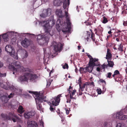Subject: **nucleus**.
Listing matches in <instances>:
<instances>
[{"label":"nucleus","mask_w":127,"mask_h":127,"mask_svg":"<svg viewBox=\"0 0 127 127\" xmlns=\"http://www.w3.org/2000/svg\"><path fill=\"white\" fill-rule=\"evenodd\" d=\"M110 50L108 49H107V54L106 55V58L107 60H110L112 57V55L111 53L110 52Z\"/></svg>","instance_id":"25"},{"label":"nucleus","mask_w":127,"mask_h":127,"mask_svg":"<svg viewBox=\"0 0 127 127\" xmlns=\"http://www.w3.org/2000/svg\"><path fill=\"white\" fill-rule=\"evenodd\" d=\"M65 96L67 98V100L66 101V102L67 103H68L69 102L70 103V100L69 99V98H68V95H65Z\"/></svg>","instance_id":"42"},{"label":"nucleus","mask_w":127,"mask_h":127,"mask_svg":"<svg viewBox=\"0 0 127 127\" xmlns=\"http://www.w3.org/2000/svg\"><path fill=\"white\" fill-rule=\"evenodd\" d=\"M23 54H22V56L23 58H26L28 56V53L25 50H24L23 51Z\"/></svg>","instance_id":"34"},{"label":"nucleus","mask_w":127,"mask_h":127,"mask_svg":"<svg viewBox=\"0 0 127 127\" xmlns=\"http://www.w3.org/2000/svg\"><path fill=\"white\" fill-rule=\"evenodd\" d=\"M53 34V32H47L46 34L44 35H39L37 36V41L40 45H47L49 39V35L52 36Z\"/></svg>","instance_id":"3"},{"label":"nucleus","mask_w":127,"mask_h":127,"mask_svg":"<svg viewBox=\"0 0 127 127\" xmlns=\"http://www.w3.org/2000/svg\"><path fill=\"white\" fill-rule=\"evenodd\" d=\"M87 56L90 59V62L89 63H90L91 64H93V63L99 62H98V59H94L89 54H87Z\"/></svg>","instance_id":"20"},{"label":"nucleus","mask_w":127,"mask_h":127,"mask_svg":"<svg viewBox=\"0 0 127 127\" xmlns=\"http://www.w3.org/2000/svg\"><path fill=\"white\" fill-rule=\"evenodd\" d=\"M78 84H79L80 86V84L81 85V77H80L79 78L78 80Z\"/></svg>","instance_id":"41"},{"label":"nucleus","mask_w":127,"mask_h":127,"mask_svg":"<svg viewBox=\"0 0 127 127\" xmlns=\"http://www.w3.org/2000/svg\"><path fill=\"white\" fill-rule=\"evenodd\" d=\"M8 67L9 69L13 71V74L15 72L27 71L23 75L19 77L18 79V81L22 84L25 82H28L29 80L32 81L37 77L35 74L31 72V70L28 68H24L21 66L20 63L18 62L14 61L11 64V65L9 64Z\"/></svg>","instance_id":"1"},{"label":"nucleus","mask_w":127,"mask_h":127,"mask_svg":"<svg viewBox=\"0 0 127 127\" xmlns=\"http://www.w3.org/2000/svg\"><path fill=\"white\" fill-rule=\"evenodd\" d=\"M39 124L40 126H42V127H43V122L42 120L40 121L39 122Z\"/></svg>","instance_id":"46"},{"label":"nucleus","mask_w":127,"mask_h":127,"mask_svg":"<svg viewBox=\"0 0 127 127\" xmlns=\"http://www.w3.org/2000/svg\"><path fill=\"white\" fill-rule=\"evenodd\" d=\"M103 20L102 21L103 23L105 24L108 22L107 19L105 17H103Z\"/></svg>","instance_id":"37"},{"label":"nucleus","mask_w":127,"mask_h":127,"mask_svg":"<svg viewBox=\"0 0 127 127\" xmlns=\"http://www.w3.org/2000/svg\"><path fill=\"white\" fill-rule=\"evenodd\" d=\"M71 89L72 87L70 86L68 89V91H69V92L70 93V99H76V97L75 96V94L76 91V90H74L71 93H70L71 91L70 90Z\"/></svg>","instance_id":"17"},{"label":"nucleus","mask_w":127,"mask_h":127,"mask_svg":"<svg viewBox=\"0 0 127 127\" xmlns=\"http://www.w3.org/2000/svg\"><path fill=\"white\" fill-rule=\"evenodd\" d=\"M96 91L99 95H100L102 93V91H101V89L99 88L97 89Z\"/></svg>","instance_id":"38"},{"label":"nucleus","mask_w":127,"mask_h":127,"mask_svg":"<svg viewBox=\"0 0 127 127\" xmlns=\"http://www.w3.org/2000/svg\"><path fill=\"white\" fill-rule=\"evenodd\" d=\"M68 67L67 64L66 63L63 66V67L64 69L65 68L68 69Z\"/></svg>","instance_id":"40"},{"label":"nucleus","mask_w":127,"mask_h":127,"mask_svg":"<svg viewBox=\"0 0 127 127\" xmlns=\"http://www.w3.org/2000/svg\"><path fill=\"white\" fill-rule=\"evenodd\" d=\"M21 43L23 46L26 48L30 45V41L29 40L26 38L22 41Z\"/></svg>","instance_id":"16"},{"label":"nucleus","mask_w":127,"mask_h":127,"mask_svg":"<svg viewBox=\"0 0 127 127\" xmlns=\"http://www.w3.org/2000/svg\"><path fill=\"white\" fill-rule=\"evenodd\" d=\"M103 90L102 91V94H104V93L106 91V89L105 88V87L104 86H103Z\"/></svg>","instance_id":"49"},{"label":"nucleus","mask_w":127,"mask_h":127,"mask_svg":"<svg viewBox=\"0 0 127 127\" xmlns=\"http://www.w3.org/2000/svg\"><path fill=\"white\" fill-rule=\"evenodd\" d=\"M85 23L87 26L91 25L92 24V23L91 22H86Z\"/></svg>","instance_id":"44"},{"label":"nucleus","mask_w":127,"mask_h":127,"mask_svg":"<svg viewBox=\"0 0 127 127\" xmlns=\"http://www.w3.org/2000/svg\"><path fill=\"white\" fill-rule=\"evenodd\" d=\"M64 32V34H67V33L68 32Z\"/></svg>","instance_id":"60"},{"label":"nucleus","mask_w":127,"mask_h":127,"mask_svg":"<svg viewBox=\"0 0 127 127\" xmlns=\"http://www.w3.org/2000/svg\"><path fill=\"white\" fill-rule=\"evenodd\" d=\"M111 74L112 73L111 72L108 73L107 74V77L108 78H110V77Z\"/></svg>","instance_id":"47"},{"label":"nucleus","mask_w":127,"mask_h":127,"mask_svg":"<svg viewBox=\"0 0 127 127\" xmlns=\"http://www.w3.org/2000/svg\"><path fill=\"white\" fill-rule=\"evenodd\" d=\"M65 110L66 111V113L67 115H68L69 114V111L68 109L65 108Z\"/></svg>","instance_id":"50"},{"label":"nucleus","mask_w":127,"mask_h":127,"mask_svg":"<svg viewBox=\"0 0 127 127\" xmlns=\"http://www.w3.org/2000/svg\"><path fill=\"white\" fill-rule=\"evenodd\" d=\"M2 52V50H1V48L0 47V53H1V52Z\"/></svg>","instance_id":"61"},{"label":"nucleus","mask_w":127,"mask_h":127,"mask_svg":"<svg viewBox=\"0 0 127 127\" xmlns=\"http://www.w3.org/2000/svg\"><path fill=\"white\" fill-rule=\"evenodd\" d=\"M14 49L12 46L9 45H7L5 48V51L9 53H11V52Z\"/></svg>","instance_id":"21"},{"label":"nucleus","mask_w":127,"mask_h":127,"mask_svg":"<svg viewBox=\"0 0 127 127\" xmlns=\"http://www.w3.org/2000/svg\"><path fill=\"white\" fill-rule=\"evenodd\" d=\"M75 71L76 73L77 72V68H76L75 70Z\"/></svg>","instance_id":"58"},{"label":"nucleus","mask_w":127,"mask_h":127,"mask_svg":"<svg viewBox=\"0 0 127 127\" xmlns=\"http://www.w3.org/2000/svg\"><path fill=\"white\" fill-rule=\"evenodd\" d=\"M10 55L14 59L17 60L18 59L17 53L15 52L14 50V49L12 51L11 53H9Z\"/></svg>","instance_id":"23"},{"label":"nucleus","mask_w":127,"mask_h":127,"mask_svg":"<svg viewBox=\"0 0 127 127\" xmlns=\"http://www.w3.org/2000/svg\"><path fill=\"white\" fill-rule=\"evenodd\" d=\"M65 17L66 19V21L67 24V26L64 29V30H62V32H70L71 31H72L71 30V23L70 22L69 17L68 15V13L66 11L65 12Z\"/></svg>","instance_id":"6"},{"label":"nucleus","mask_w":127,"mask_h":127,"mask_svg":"<svg viewBox=\"0 0 127 127\" xmlns=\"http://www.w3.org/2000/svg\"><path fill=\"white\" fill-rule=\"evenodd\" d=\"M29 92L32 94V96L34 98L37 109L42 111L43 109L42 107L41 103L43 101H45V97L44 96L43 92L41 91L38 92L29 91Z\"/></svg>","instance_id":"2"},{"label":"nucleus","mask_w":127,"mask_h":127,"mask_svg":"<svg viewBox=\"0 0 127 127\" xmlns=\"http://www.w3.org/2000/svg\"><path fill=\"white\" fill-rule=\"evenodd\" d=\"M24 110L23 107L21 106H20L18 109V112L20 114H22L24 112Z\"/></svg>","instance_id":"32"},{"label":"nucleus","mask_w":127,"mask_h":127,"mask_svg":"<svg viewBox=\"0 0 127 127\" xmlns=\"http://www.w3.org/2000/svg\"><path fill=\"white\" fill-rule=\"evenodd\" d=\"M82 91H81L80 92L79 91V95H82Z\"/></svg>","instance_id":"56"},{"label":"nucleus","mask_w":127,"mask_h":127,"mask_svg":"<svg viewBox=\"0 0 127 127\" xmlns=\"http://www.w3.org/2000/svg\"><path fill=\"white\" fill-rule=\"evenodd\" d=\"M56 13L58 14L59 18H62L63 17V16L62 15V12L61 10H58V11H56Z\"/></svg>","instance_id":"29"},{"label":"nucleus","mask_w":127,"mask_h":127,"mask_svg":"<svg viewBox=\"0 0 127 127\" xmlns=\"http://www.w3.org/2000/svg\"><path fill=\"white\" fill-rule=\"evenodd\" d=\"M99 81L101 82H102V83L104 82L105 83V81L104 80H103L102 79H100Z\"/></svg>","instance_id":"54"},{"label":"nucleus","mask_w":127,"mask_h":127,"mask_svg":"<svg viewBox=\"0 0 127 127\" xmlns=\"http://www.w3.org/2000/svg\"><path fill=\"white\" fill-rule=\"evenodd\" d=\"M108 123L107 122H104V126L105 127H107V124Z\"/></svg>","instance_id":"53"},{"label":"nucleus","mask_w":127,"mask_h":127,"mask_svg":"<svg viewBox=\"0 0 127 127\" xmlns=\"http://www.w3.org/2000/svg\"><path fill=\"white\" fill-rule=\"evenodd\" d=\"M2 37L4 41H6L8 40L9 36L8 33H6L3 34Z\"/></svg>","instance_id":"27"},{"label":"nucleus","mask_w":127,"mask_h":127,"mask_svg":"<svg viewBox=\"0 0 127 127\" xmlns=\"http://www.w3.org/2000/svg\"><path fill=\"white\" fill-rule=\"evenodd\" d=\"M107 62L108 63V65L109 66L111 67H113L114 65L113 62L111 61H109L108 60H107Z\"/></svg>","instance_id":"35"},{"label":"nucleus","mask_w":127,"mask_h":127,"mask_svg":"<svg viewBox=\"0 0 127 127\" xmlns=\"http://www.w3.org/2000/svg\"><path fill=\"white\" fill-rule=\"evenodd\" d=\"M1 116L4 120H12L14 122H19L21 121V119L17 115L13 113H9L8 116L6 114L2 113L1 114Z\"/></svg>","instance_id":"4"},{"label":"nucleus","mask_w":127,"mask_h":127,"mask_svg":"<svg viewBox=\"0 0 127 127\" xmlns=\"http://www.w3.org/2000/svg\"><path fill=\"white\" fill-rule=\"evenodd\" d=\"M115 75H116V74H115V73H114V74H113V75H112V76H113V77H114V76H115Z\"/></svg>","instance_id":"63"},{"label":"nucleus","mask_w":127,"mask_h":127,"mask_svg":"<svg viewBox=\"0 0 127 127\" xmlns=\"http://www.w3.org/2000/svg\"><path fill=\"white\" fill-rule=\"evenodd\" d=\"M17 127H21L20 125H19Z\"/></svg>","instance_id":"64"},{"label":"nucleus","mask_w":127,"mask_h":127,"mask_svg":"<svg viewBox=\"0 0 127 127\" xmlns=\"http://www.w3.org/2000/svg\"><path fill=\"white\" fill-rule=\"evenodd\" d=\"M51 9L49 8L44 10L43 13L40 14V15L43 18H45L47 16H49L51 14Z\"/></svg>","instance_id":"10"},{"label":"nucleus","mask_w":127,"mask_h":127,"mask_svg":"<svg viewBox=\"0 0 127 127\" xmlns=\"http://www.w3.org/2000/svg\"><path fill=\"white\" fill-rule=\"evenodd\" d=\"M123 10L122 12V13L124 15L127 14V6L126 5H124L123 8H122Z\"/></svg>","instance_id":"30"},{"label":"nucleus","mask_w":127,"mask_h":127,"mask_svg":"<svg viewBox=\"0 0 127 127\" xmlns=\"http://www.w3.org/2000/svg\"><path fill=\"white\" fill-rule=\"evenodd\" d=\"M116 0H112V2L113 3V4L114 5H116L115 4Z\"/></svg>","instance_id":"52"},{"label":"nucleus","mask_w":127,"mask_h":127,"mask_svg":"<svg viewBox=\"0 0 127 127\" xmlns=\"http://www.w3.org/2000/svg\"><path fill=\"white\" fill-rule=\"evenodd\" d=\"M78 49H80L81 47L80 46H78Z\"/></svg>","instance_id":"59"},{"label":"nucleus","mask_w":127,"mask_h":127,"mask_svg":"<svg viewBox=\"0 0 127 127\" xmlns=\"http://www.w3.org/2000/svg\"><path fill=\"white\" fill-rule=\"evenodd\" d=\"M124 110L122 109L120 111L118 112L116 114V117L117 119L120 120H125L127 119V115L124 114L123 112Z\"/></svg>","instance_id":"9"},{"label":"nucleus","mask_w":127,"mask_h":127,"mask_svg":"<svg viewBox=\"0 0 127 127\" xmlns=\"http://www.w3.org/2000/svg\"><path fill=\"white\" fill-rule=\"evenodd\" d=\"M99 62L97 63H93V64L92 65L90 64V63H89V65L87 67V69H88V71L89 72H92V70L93 69V67L95 66H99Z\"/></svg>","instance_id":"12"},{"label":"nucleus","mask_w":127,"mask_h":127,"mask_svg":"<svg viewBox=\"0 0 127 127\" xmlns=\"http://www.w3.org/2000/svg\"><path fill=\"white\" fill-rule=\"evenodd\" d=\"M87 70L88 69H87V67L84 68L80 67L79 69V71H80V73H82L86 72L88 71Z\"/></svg>","instance_id":"33"},{"label":"nucleus","mask_w":127,"mask_h":127,"mask_svg":"<svg viewBox=\"0 0 127 127\" xmlns=\"http://www.w3.org/2000/svg\"><path fill=\"white\" fill-rule=\"evenodd\" d=\"M94 35L93 32H87L85 38L87 40V41H88L89 40H92L94 41Z\"/></svg>","instance_id":"14"},{"label":"nucleus","mask_w":127,"mask_h":127,"mask_svg":"<svg viewBox=\"0 0 127 127\" xmlns=\"http://www.w3.org/2000/svg\"><path fill=\"white\" fill-rule=\"evenodd\" d=\"M44 23H46L44 25V30L45 31V32H50L52 26L55 24V21L53 19L49 21H47L45 22L44 21Z\"/></svg>","instance_id":"5"},{"label":"nucleus","mask_w":127,"mask_h":127,"mask_svg":"<svg viewBox=\"0 0 127 127\" xmlns=\"http://www.w3.org/2000/svg\"><path fill=\"white\" fill-rule=\"evenodd\" d=\"M6 76V73H4L3 74L0 73V76L1 77H5Z\"/></svg>","instance_id":"45"},{"label":"nucleus","mask_w":127,"mask_h":127,"mask_svg":"<svg viewBox=\"0 0 127 127\" xmlns=\"http://www.w3.org/2000/svg\"><path fill=\"white\" fill-rule=\"evenodd\" d=\"M63 24V22L62 19H58L56 22V28L58 32L61 31L60 25H62Z\"/></svg>","instance_id":"18"},{"label":"nucleus","mask_w":127,"mask_h":127,"mask_svg":"<svg viewBox=\"0 0 127 127\" xmlns=\"http://www.w3.org/2000/svg\"><path fill=\"white\" fill-rule=\"evenodd\" d=\"M69 4V0H67V2L66 0H64L63 2V7L64 9L66 8L67 5Z\"/></svg>","instance_id":"28"},{"label":"nucleus","mask_w":127,"mask_h":127,"mask_svg":"<svg viewBox=\"0 0 127 127\" xmlns=\"http://www.w3.org/2000/svg\"><path fill=\"white\" fill-rule=\"evenodd\" d=\"M63 46V45L60 43L56 44V45H54V50L56 52L58 51L60 52Z\"/></svg>","instance_id":"13"},{"label":"nucleus","mask_w":127,"mask_h":127,"mask_svg":"<svg viewBox=\"0 0 127 127\" xmlns=\"http://www.w3.org/2000/svg\"><path fill=\"white\" fill-rule=\"evenodd\" d=\"M114 73H115V74L116 75L119 74V72L118 70H116L114 71Z\"/></svg>","instance_id":"48"},{"label":"nucleus","mask_w":127,"mask_h":127,"mask_svg":"<svg viewBox=\"0 0 127 127\" xmlns=\"http://www.w3.org/2000/svg\"><path fill=\"white\" fill-rule=\"evenodd\" d=\"M107 65L104 64L102 65L99 66V67H97L96 68V70L98 71H100V70L102 69H105V68L107 67Z\"/></svg>","instance_id":"26"},{"label":"nucleus","mask_w":127,"mask_h":127,"mask_svg":"<svg viewBox=\"0 0 127 127\" xmlns=\"http://www.w3.org/2000/svg\"><path fill=\"white\" fill-rule=\"evenodd\" d=\"M49 105L50 106V111H54V109L52 107V104H50L49 103Z\"/></svg>","instance_id":"43"},{"label":"nucleus","mask_w":127,"mask_h":127,"mask_svg":"<svg viewBox=\"0 0 127 127\" xmlns=\"http://www.w3.org/2000/svg\"><path fill=\"white\" fill-rule=\"evenodd\" d=\"M3 64L2 63L0 62V68L1 67L3 66Z\"/></svg>","instance_id":"55"},{"label":"nucleus","mask_w":127,"mask_h":127,"mask_svg":"<svg viewBox=\"0 0 127 127\" xmlns=\"http://www.w3.org/2000/svg\"><path fill=\"white\" fill-rule=\"evenodd\" d=\"M94 83L93 82H91V85H93V86H94Z\"/></svg>","instance_id":"57"},{"label":"nucleus","mask_w":127,"mask_h":127,"mask_svg":"<svg viewBox=\"0 0 127 127\" xmlns=\"http://www.w3.org/2000/svg\"><path fill=\"white\" fill-rule=\"evenodd\" d=\"M123 46H122L121 44L119 46V48L118 49L120 51H121L122 52L123 51Z\"/></svg>","instance_id":"39"},{"label":"nucleus","mask_w":127,"mask_h":127,"mask_svg":"<svg viewBox=\"0 0 127 127\" xmlns=\"http://www.w3.org/2000/svg\"><path fill=\"white\" fill-rule=\"evenodd\" d=\"M116 127H127V126L124 123H118L117 124Z\"/></svg>","instance_id":"31"},{"label":"nucleus","mask_w":127,"mask_h":127,"mask_svg":"<svg viewBox=\"0 0 127 127\" xmlns=\"http://www.w3.org/2000/svg\"><path fill=\"white\" fill-rule=\"evenodd\" d=\"M44 63H47L49 60V57L51 56H52L53 55L51 54H49L48 53H46L44 49Z\"/></svg>","instance_id":"19"},{"label":"nucleus","mask_w":127,"mask_h":127,"mask_svg":"<svg viewBox=\"0 0 127 127\" xmlns=\"http://www.w3.org/2000/svg\"><path fill=\"white\" fill-rule=\"evenodd\" d=\"M35 114L34 111H26L24 113V116L25 118L28 119L34 116Z\"/></svg>","instance_id":"11"},{"label":"nucleus","mask_w":127,"mask_h":127,"mask_svg":"<svg viewBox=\"0 0 127 127\" xmlns=\"http://www.w3.org/2000/svg\"><path fill=\"white\" fill-rule=\"evenodd\" d=\"M52 80L51 79H48L47 80V87H48L51 84V82L52 81Z\"/></svg>","instance_id":"36"},{"label":"nucleus","mask_w":127,"mask_h":127,"mask_svg":"<svg viewBox=\"0 0 127 127\" xmlns=\"http://www.w3.org/2000/svg\"><path fill=\"white\" fill-rule=\"evenodd\" d=\"M64 0H54V5L56 6H59L62 3Z\"/></svg>","instance_id":"24"},{"label":"nucleus","mask_w":127,"mask_h":127,"mask_svg":"<svg viewBox=\"0 0 127 127\" xmlns=\"http://www.w3.org/2000/svg\"><path fill=\"white\" fill-rule=\"evenodd\" d=\"M75 105H76V104L75 103H74L73 106H74V107L75 106Z\"/></svg>","instance_id":"62"},{"label":"nucleus","mask_w":127,"mask_h":127,"mask_svg":"<svg viewBox=\"0 0 127 127\" xmlns=\"http://www.w3.org/2000/svg\"><path fill=\"white\" fill-rule=\"evenodd\" d=\"M89 85V83L88 82H86L83 85L80 84V88L79 90V91H82L84 90V89L86 87H87L88 85Z\"/></svg>","instance_id":"22"},{"label":"nucleus","mask_w":127,"mask_h":127,"mask_svg":"<svg viewBox=\"0 0 127 127\" xmlns=\"http://www.w3.org/2000/svg\"><path fill=\"white\" fill-rule=\"evenodd\" d=\"M37 123L34 121L28 120L27 122V127H37Z\"/></svg>","instance_id":"15"},{"label":"nucleus","mask_w":127,"mask_h":127,"mask_svg":"<svg viewBox=\"0 0 127 127\" xmlns=\"http://www.w3.org/2000/svg\"><path fill=\"white\" fill-rule=\"evenodd\" d=\"M61 96V95H58L56 98H52L51 99L49 102H48L47 103L49 104H52L53 105L56 106L59 105L60 102V97Z\"/></svg>","instance_id":"8"},{"label":"nucleus","mask_w":127,"mask_h":127,"mask_svg":"<svg viewBox=\"0 0 127 127\" xmlns=\"http://www.w3.org/2000/svg\"><path fill=\"white\" fill-rule=\"evenodd\" d=\"M14 95V94L12 93H10L8 95L7 94L3 95L2 91H0V98L5 102H7L10 98L13 97Z\"/></svg>","instance_id":"7"},{"label":"nucleus","mask_w":127,"mask_h":127,"mask_svg":"<svg viewBox=\"0 0 127 127\" xmlns=\"http://www.w3.org/2000/svg\"><path fill=\"white\" fill-rule=\"evenodd\" d=\"M123 25L125 26H127V21H124L123 23Z\"/></svg>","instance_id":"51"}]
</instances>
